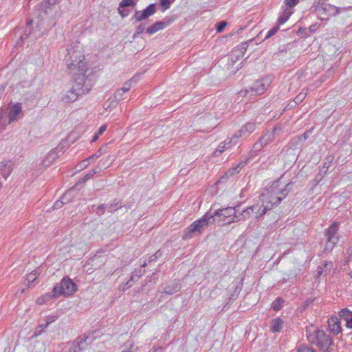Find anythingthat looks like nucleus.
Instances as JSON below:
<instances>
[{
  "mask_svg": "<svg viewBox=\"0 0 352 352\" xmlns=\"http://www.w3.org/2000/svg\"><path fill=\"white\" fill-rule=\"evenodd\" d=\"M237 208L239 206L218 209L212 214L207 212L201 219L194 221L184 230L183 239L188 240L201 234L210 223H214L217 221L222 225L238 222L235 221V218L237 217Z\"/></svg>",
  "mask_w": 352,
  "mask_h": 352,
  "instance_id": "1",
  "label": "nucleus"
},
{
  "mask_svg": "<svg viewBox=\"0 0 352 352\" xmlns=\"http://www.w3.org/2000/svg\"><path fill=\"white\" fill-rule=\"evenodd\" d=\"M66 52L64 60L67 68L74 76L83 75L86 77L87 75L94 74L93 70L87 67L81 43L72 41L67 46Z\"/></svg>",
  "mask_w": 352,
  "mask_h": 352,
  "instance_id": "2",
  "label": "nucleus"
},
{
  "mask_svg": "<svg viewBox=\"0 0 352 352\" xmlns=\"http://www.w3.org/2000/svg\"><path fill=\"white\" fill-rule=\"evenodd\" d=\"M294 182H289L283 185L280 180L274 181L269 186L263 189L260 200L263 204H267L272 208L279 204L292 190Z\"/></svg>",
  "mask_w": 352,
  "mask_h": 352,
  "instance_id": "3",
  "label": "nucleus"
},
{
  "mask_svg": "<svg viewBox=\"0 0 352 352\" xmlns=\"http://www.w3.org/2000/svg\"><path fill=\"white\" fill-rule=\"evenodd\" d=\"M96 81L95 74L75 76L72 87L65 92L61 93V100L65 103L76 101L80 96L87 94L91 89Z\"/></svg>",
  "mask_w": 352,
  "mask_h": 352,
  "instance_id": "4",
  "label": "nucleus"
},
{
  "mask_svg": "<svg viewBox=\"0 0 352 352\" xmlns=\"http://www.w3.org/2000/svg\"><path fill=\"white\" fill-rule=\"evenodd\" d=\"M307 340L316 344L320 349L329 352L332 344V339L330 335L323 330H320L314 325H310L306 328Z\"/></svg>",
  "mask_w": 352,
  "mask_h": 352,
  "instance_id": "5",
  "label": "nucleus"
},
{
  "mask_svg": "<svg viewBox=\"0 0 352 352\" xmlns=\"http://www.w3.org/2000/svg\"><path fill=\"white\" fill-rule=\"evenodd\" d=\"M313 12H314L320 19H323L322 15L327 14L330 16H336L341 13V11H348L352 8V7H344L340 8L335 6L331 4L318 3L315 7L313 8Z\"/></svg>",
  "mask_w": 352,
  "mask_h": 352,
  "instance_id": "6",
  "label": "nucleus"
},
{
  "mask_svg": "<svg viewBox=\"0 0 352 352\" xmlns=\"http://www.w3.org/2000/svg\"><path fill=\"white\" fill-rule=\"evenodd\" d=\"M340 223L333 221L331 226L324 230V236H326V243L324 245V251L331 252L335 245L339 241L338 230Z\"/></svg>",
  "mask_w": 352,
  "mask_h": 352,
  "instance_id": "7",
  "label": "nucleus"
},
{
  "mask_svg": "<svg viewBox=\"0 0 352 352\" xmlns=\"http://www.w3.org/2000/svg\"><path fill=\"white\" fill-rule=\"evenodd\" d=\"M76 291V285L69 278H63L60 284H56L52 293V296L56 298L60 295L70 296Z\"/></svg>",
  "mask_w": 352,
  "mask_h": 352,
  "instance_id": "8",
  "label": "nucleus"
},
{
  "mask_svg": "<svg viewBox=\"0 0 352 352\" xmlns=\"http://www.w3.org/2000/svg\"><path fill=\"white\" fill-rule=\"evenodd\" d=\"M272 80L269 78H263L261 80L256 81L253 86L250 88V91L251 92V95H261L263 94L268 88L271 83ZM249 90H241L239 92V94L241 96H245L248 94Z\"/></svg>",
  "mask_w": 352,
  "mask_h": 352,
  "instance_id": "9",
  "label": "nucleus"
},
{
  "mask_svg": "<svg viewBox=\"0 0 352 352\" xmlns=\"http://www.w3.org/2000/svg\"><path fill=\"white\" fill-rule=\"evenodd\" d=\"M155 12L156 6L155 3H151L143 10L136 11L132 16V19L135 20V22H140L153 15Z\"/></svg>",
  "mask_w": 352,
  "mask_h": 352,
  "instance_id": "10",
  "label": "nucleus"
},
{
  "mask_svg": "<svg viewBox=\"0 0 352 352\" xmlns=\"http://www.w3.org/2000/svg\"><path fill=\"white\" fill-rule=\"evenodd\" d=\"M255 129V122H247L233 135L234 139H236L237 141L239 138H247Z\"/></svg>",
  "mask_w": 352,
  "mask_h": 352,
  "instance_id": "11",
  "label": "nucleus"
},
{
  "mask_svg": "<svg viewBox=\"0 0 352 352\" xmlns=\"http://www.w3.org/2000/svg\"><path fill=\"white\" fill-rule=\"evenodd\" d=\"M23 116L22 104L16 103L12 106L8 112V120H6L7 124L18 121Z\"/></svg>",
  "mask_w": 352,
  "mask_h": 352,
  "instance_id": "12",
  "label": "nucleus"
},
{
  "mask_svg": "<svg viewBox=\"0 0 352 352\" xmlns=\"http://www.w3.org/2000/svg\"><path fill=\"white\" fill-rule=\"evenodd\" d=\"M32 19H29L27 21L24 33L20 37L21 44H22L23 41L29 37L31 38L32 40H35L41 36V33H37L36 32L32 30Z\"/></svg>",
  "mask_w": 352,
  "mask_h": 352,
  "instance_id": "13",
  "label": "nucleus"
},
{
  "mask_svg": "<svg viewBox=\"0 0 352 352\" xmlns=\"http://www.w3.org/2000/svg\"><path fill=\"white\" fill-rule=\"evenodd\" d=\"M236 144L237 141L236 139H234V136L232 135L231 138H227L219 145L217 148L214 151L213 155L214 157H219L224 151L232 148Z\"/></svg>",
  "mask_w": 352,
  "mask_h": 352,
  "instance_id": "14",
  "label": "nucleus"
},
{
  "mask_svg": "<svg viewBox=\"0 0 352 352\" xmlns=\"http://www.w3.org/2000/svg\"><path fill=\"white\" fill-rule=\"evenodd\" d=\"M60 148L56 147V148L50 151L45 157L42 162V164L45 167H49L54 161L58 157Z\"/></svg>",
  "mask_w": 352,
  "mask_h": 352,
  "instance_id": "15",
  "label": "nucleus"
},
{
  "mask_svg": "<svg viewBox=\"0 0 352 352\" xmlns=\"http://www.w3.org/2000/svg\"><path fill=\"white\" fill-rule=\"evenodd\" d=\"M172 21L168 19L166 21H157L146 29V33L152 35L159 30H163L171 23Z\"/></svg>",
  "mask_w": 352,
  "mask_h": 352,
  "instance_id": "16",
  "label": "nucleus"
},
{
  "mask_svg": "<svg viewBox=\"0 0 352 352\" xmlns=\"http://www.w3.org/2000/svg\"><path fill=\"white\" fill-rule=\"evenodd\" d=\"M138 0H122L119 4L118 12L122 18L127 16L129 14L128 10H125V8L134 7Z\"/></svg>",
  "mask_w": 352,
  "mask_h": 352,
  "instance_id": "17",
  "label": "nucleus"
},
{
  "mask_svg": "<svg viewBox=\"0 0 352 352\" xmlns=\"http://www.w3.org/2000/svg\"><path fill=\"white\" fill-rule=\"evenodd\" d=\"M250 208L251 211L253 212V214H255V217L256 219L261 217L263 214L266 213L267 210L272 209L269 205H267V204H263V202H262L261 205L257 204L256 205L250 206Z\"/></svg>",
  "mask_w": 352,
  "mask_h": 352,
  "instance_id": "18",
  "label": "nucleus"
},
{
  "mask_svg": "<svg viewBox=\"0 0 352 352\" xmlns=\"http://www.w3.org/2000/svg\"><path fill=\"white\" fill-rule=\"evenodd\" d=\"M328 327L329 331L337 335L342 331L341 324L337 317H331L328 319Z\"/></svg>",
  "mask_w": 352,
  "mask_h": 352,
  "instance_id": "19",
  "label": "nucleus"
},
{
  "mask_svg": "<svg viewBox=\"0 0 352 352\" xmlns=\"http://www.w3.org/2000/svg\"><path fill=\"white\" fill-rule=\"evenodd\" d=\"M181 284L179 280H175L166 285L163 289V293L172 295L181 289Z\"/></svg>",
  "mask_w": 352,
  "mask_h": 352,
  "instance_id": "20",
  "label": "nucleus"
},
{
  "mask_svg": "<svg viewBox=\"0 0 352 352\" xmlns=\"http://www.w3.org/2000/svg\"><path fill=\"white\" fill-rule=\"evenodd\" d=\"M340 316L346 322V326L348 328L352 329V312L344 309L340 311Z\"/></svg>",
  "mask_w": 352,
  "mask_h": 352,
  "instance_id": "21",
  "label": "nucleus"
},
{
  "mask_svg": "<svg viewBox=\"0 0 352 352\" xmlns=\"http://www.w3.org/2000/svg\"><path fill=\"white\" fill-rule=\"evenodd\" d=\"M12 171V164L11 162H1L0 164V173L6 179Z\"/></svg>",
  "mask_w": 352,
  "mask_h": 352,
  "instance_id": "22",
  "label": "nucleus"
},
{
  "mask_svg": "<svg viewBox=\"0 0 352 352\" xmlns=\"http://www.w3.org/2000/svg\"><path fill=\"white\" fill-rule=\"evenodd\" d=\"M276 129H277V128L275 126L272 131L266 132L259 139V140L263 143V144L266 146L274 140V133H275V131H276Z\"/></svg>",
  "mask_w": 352,
  "mask_h": 352,
  "instance_id": "23",
  "label": "nucleus"
},
{
  "mask_svg": "<svg viewBox=\"0 0 352 352\" xmlns=\"http://www.w3.org/2000/svg\"><path fill=\"white\" fill-rule=\"evenodd\" d=\"M284 322L280 318L272 320L270 329L273 333L280 332L283 327Z\"/></svg>",
  "mask_w": 352,
  "mask_h": 352,
  "instance_id": "24",
  "label": "nucleus"
},
{
  "mask_svg": "<svg viewBox=\"0 0 352 352\" xmlns=\"http://www.w3.org/2000/svg\"><path fill=\"white\" fill-rule=\"evenodd\" d=\"M72 191H67L62 197L61 199L56 201L54 204V209L60 208L63 204L70 201V195Z\"/></svg>",
  "mask_w": 352,
  "mask_h": 352,
  "instance_id": "25",
  "label": "nucleus"
},
{
  "mask_svg": "<svg viewBox=\"0 0 352 352\" xmlns=\"http://www.w3.org/2000/svg\"><path fill=\"white\" fill-rule=\"evenodd\" d=\"M77 343V346L80 348L81 351L84 350L89 343L91 342L89 340V337L83 336V337H78L75 341Z\"/></svg>",
  "mask_w": 352,
  "mask_h": 352,
  "instance_id": "26",
  "label": "nucleus"
},
{
  "mask_svg": "<svg viewBox=\"0 0 352 352\" xmlns=\"http://www.w3.org/2000/svg\"><path fill=\"white\" fill-rule=\"evenodd\" d=\"M330 266V267H332L333 266V263L332 262H327V261H324L322 265L319 266L318 267V270H317V276H322L324 273V274L326 275L327 274H328L329 272H330V268L329 269L328 268V266Z\"/></svg>",
  "mask_w": 352,
  "mask_h": 352,
  "instance_id": "27",
  "label": "nucleus"
},
{
  "mask_svg": "<svg viewBox=\"0 0 352 352\" xmlns=\"http://www.w3.org/2000/svg\"><path fill=\"white\" fill-rule=\"evenodd\" d=\"M330 266V267H332L333 266V263L332 262H327V261H324L322 265L319 266L318 267V270H317V276H322L324 273V274L326 275L327 274H328L329 272H330V268L329 269L328 268V266Z\"/></svg>",
  "mask_w": 352,
  "mask_h": 352,
  "instance_id": "28",
  "label": "nucleus"
},
{
  "mask_svg": "<svg viewBox=\"0 0 352 352\" xmlns=\"http://www.w3.org/2000/svg\"><path fill=\"white\" fill-rule=\"evenodd\" d=\"M252 214H253V212L251 211V208L248 207L246 209H244L242 212L237 214V217L235 218V221H238V222L245 221L249 219Z\"/></svg>",
  "mask_w": 352,
  "mask_h": 352,
  "instance_id": "29",
  "label": "nucleus"
},
{
  "mask_svg": "<svg viewBox=\"0 0 352 352\" xmlns=\"http://www.w3.org/2000/svg\"><path fill=\"white\" fill-rule=\"evenodd\" d=\"M292 12L289 8H285L278 19V25L285 23L292 15Z\"/></svg>",
  "mask_w": 352,
  "mask_h": 352,
  "instance_id": "30",
  "label": "nucleus"
},
{
  "mask_svg": "<svg viewBox=\"0 0 352 352\" xmlns=\"http://www.w3.org/2000/svg\"><path fill=\"white\" fill-rule=\"evenodd\" d=\"M265 146L264 144L260 141L258 140L253 145L252 149L250 151L251 156H254L258 154V153L263 149Z\"/></svg>",
  "mask_w": 352,
  "mask_h": 352,
  "instance_id": "31",
  "label": "nucleus"
},
{
  "mask_svg": "<svg viewBox=\"0 0 352 352\" xmlns=\"http://www.w3.org/2000/svg\"><path fill=\"white\" fill-rule=\"evenodd\" d=\"M58 2V0H43L42 2V8L44 9L45 14H47V9L50 6H54Z\"/></svg>",
  "mask_w": 352,
  "mask_h": 352,
  "instance_id": "32",
  "label": "nucleus"
},
{
  "mask_svg": "<svg viewBox=\"0 0 352 352\" xmlns=\"http://www.w3.org/2000/svg\"><path fill=\"white\" fill-rule=\"evenodd\" d=\"M245 164H246V162H240L239 164H238L236 165V167H234V168H232V169L229 170L228 171L227 174H228V175H234V174L238 173L240 171V170H241L243 167H244V166H245Z\"/></svg>",
  "mask_w": 352,
  "mask_h": 352,
  "instance_id": "33",
  "label": "nucleus"
},
{
  "mask_svg": "<svg viewBox=\"0 0 352 352\" xmlns=\"http://www.w3.org/2000/svg\"><path fill=\"white\" fill-rule=\"evenodd\" d=\"M120 204L119 201L115 199L111 204H107V210L109 212L116 211L121 206H118Z\"/></svg>",
  "mask_w": 352,
  "mask_h": 352,
  "instance_id": "34",
  "label": "nucleus"
},
{
  "mask_svg": "<svg viewBox=\"0 0 352 352\" xmlns=\"http://www.w3.org/2000/svg\"><path fill=\"white\" fill-rule=\"evenodd\" d=\"M283 302V299L278 298L273 302L272 308L276 311H279L282 308Z\"/></svg>",
  "mask_w": 352,
  "mask_h": 352,
  "instance_id": "35",
  "label": "nucleus"
},
{
  "mask_svg": "<svg viewBox=\"0 0 352 352\" xmlns=\"http://www.w3.org/2000/svg\"><path fill=\"white\" fill-rule=\"evenodd\" d=\"M109 166V164L107 163V161H103V160H100L97 166L92 169L93 170H95L96 171V174L97 173H99L100 171H102V170L103 168H106Z\"/></svg>",
  "mask_w": 352,
  "mask_h": 352,
  "instance_id": "36",
  "label": "nucleus"
},
{
  "mask_svg": "<svg viewBox=\"0 0 352 352\" xmlns=\"http://www.w3.org/2000/svg\"><path fill=\"white\" fill-rule=\"evenodd\" d=\"M144 273V271L142 270V269L140 270H135L131 276V280L133 281H138L140 277L142 276Z\"/></svg>",
  "mask_w": 352,
  "mask_h": 352,
  "instance_id": "37",
  "label": "nucleus"
},
{
  "mask_svg": "<svg viewBox=\"0 0 352 352\" xmlns=\"http://www.w3.org/2000/svg\"><path fill=\"white\" fill-rule=\"evenodd\" d=\"M126 92L121 89H118L113 94L114 98L116 100H121L125 98L124 94Z\"/></svg>",
  "mask_w": 352,
  "mask_h": 352,
  "instance_id": "38",
  "label": "nucleus"
},
{
  "mask_svg": "<svg viewBox=\"0 0 352 352\" xmlns=\"http://www.w3.org/2000/svg\"><path fill=\"white\" fill-rule=\"evenodd\" d=\"M297 352H316L312 347H310L306 344H301Z\"/></svg>",
  "mask_w": 352,
  "mask_h": 352,
  "instance_id": "39",
  "label": "nucleus"
},
{
  "mask_svg": "<svg viewBox=\"0 0 352 352\" xmlns=\"http://www.w3.org/2000/svg\"><path fill=\"white\" fill-rule=\"evenodd\" d=\"M239 50H241L240 54L236 56V59H239V57H243L244 56L245 52L248 48L247 43H242L239 46Z\"/></svg>",
  "mask_w": 352,
  "mask_h": 352,
  "instance_id": "40",
  "label": "nucleus"
},
{
  "mask_svg": "<svg viewBox=\"0 0 352 352\" xmlns=\"http://www.w3.org/2000/svg\"><path fill=\"white\" fill-rule=\"evenodd\" d=\"M227 25V22L225 21H220L216 25V30L217 32H221Z\"/></svg>",
  "mask_w": 352,
  "mask_h": 352,
  "instance_id": "41",
  "label": "nucleus"
},
{
  "mask_svg": "<svg viewBox=\"0 0 352 352\" xmlns=\"http://www.w3.org/2000/svg\"><path fill=\"white\" fill-rule=\"evenodd\" d=\"M278 29H279V25H276V26L272 28V29H270L267 32V34H266V36L265 37V39L269 38L271 36H274L277 32Z\"/></svg>",
  "mask_w": 352,
  "mask_h": 352,
  "instance_id": "42",
  "label": "nucleus"
},
{
  "mask_svg": "<svg viewBox=\"0 0 352 352\" xmlns=\"http://www.w3.org/2000/svg\"><path fill=\"white\" fill-rule=\"evenodd\" d=\"M160 4L162 7L163 11L168 9L171 5L170 0H160Z\"/></svg>",
  "mask_w": 352,
  "mask_h": 352,
  "instance_id": "43",
  "label": "nucleus"
},
{
  "mask_svg": "<svg viewBox=\"0 0 352 352\" xmlns=\"http://www.w3.org/2000/svg\"><path fill=\"white\" fill-rule=\"evenodd\" d=\"M101 155H102V151H101V149H99L94 155H90L87 158L89 160V162H93V161L98 159Z\"/></svg>",
  "mask_w": 352,
  "mask_h": 352,
  "instance_id": "44",
  "label": "nucleus"
},
{
  "mask_svg": "<svg viewBox=\"0 0 352 352\" xmlns=\"http://www.w3.org/2000/svg\"><path fill=\"white\" fill-rule=\"evenodd\" d=\"M306 97V93L301 92L298 96H296L294 98V102L296 104H299L302 102V100Z\"/></svg>",
  "mask_w": 352,
  "mask_h": 352,
  "instance_id": "45",
  "label": "nucleus"
},
{
  "mask_svg": "<svg viewBox=\"0 0 352 352\" xmlns=\"http://www.w3.org/2000/svg\"><path fill=\"white\" fill-rule=\"evenodd\" d=\"M106 210H107V204H100V206H98L97 207L96 213L99 216H101L104 213Z\"/></svg>",
  "mask_w": 352,
  "mask_h": 352,
  "instance_id": "46",
  "label": "nucleus"
},
{
  "mask_svg": "<svg viewBox=\"0 0 352 352\" xmlns=\"http://www.w3.org/2000/svg\"><path fill=\"white\" fill-rule=\"evenodd\" d=\"M298 3V0H285V3L287 6L286 8L291 10L292 8L295 6Z\"/></svg>",
  "mask_w": 352,
  "mask_h": 352,
  "instance_id": "47",
  "label": "nucleus"
},
{
  "mask_svg": "<svg viewBox=\"0 0 352 352\" xmlns=\"http://www.w3.org/2000/svg\"><path fill=\"white\" fill-rule=\"evenodd\" d=\"M6 125V120H3V112L2 111L0 113V131L4 130Z\"/></svg>",
  "mask_w": 352,
  "mask_h": 352,
  "instance_id": "48",
  "label": "nucleus"
},
{
  "mask_svg": "<svg viewBox=\"0 0 352 352\" xmlns=\"http://www.w3.org/2000/svg\"><path fill=\"white\" fill-rule=\"evenodd\" d=\"M89 162H90L88 160V158H86V159L83 160L82 161H81L77 165V167H78L80 169L85 168H86L89 165Z\"/></svg>",
  "mask_w": 352,
  "mask_h": 352,
  "instance_id": "49",
  "label": "nucleus"
},
{
  "mask_svg": "<svg viewBox=\"0 0 352 352\" xmlns=\"http://www.w3.org/2000/svg\"><path fill=\"white\" fill-rule=\"evenodd\" d=\"M131 84H132V79H131L130 80L126 82L123 86V87L121 88L122 90L124 91L126 93L129 91V90L131 89Z\"/></svg>",
  "mask_w": 352,
  "mask_h": 352,
  "instance_id": "50",
  "label": "nucleus"
},
{
  "mask_svg": "<svg viewBox=\"0 0 352 352\" xmlns=\"http://www.w3.org/2000/svg\"><path fill=\"white\" fill-rule=\"evenodd\" d=\"M57 318H58V317L56 316H49L47 318V321H46V324H45V327H47L50 324L54 322Z\"/></svg>",
  "mask_w": 352,
  "mask_h": 352,
  "instance_id": "51",
  "label": "nucleus"
},
{
  "mask_svg": "<svg viewBox=\"0 0 352 352\" xmlns=\"http://www.w3.org/2000/svg\"><path fill=\"white\" fill-rule=\"evenodd\" d=\"M135 30H137V34H142L145 30V24L140 23L138 26L136 27Z\"/></svg>",
  "mask_w": 352,
  "mask_h": 352,
  "instance_id": "52",
  "label": "nucleus"
},
{
  "mask_svg": "<svg viewBox=\"0 0 352 352\" xmlns=\"http://www.w3.org/2000/svg\"><path fill=\"white\" fill-rule=\"evenodd\" d=\"M81 350L77 346V343L74 341L72 344V347L69 349V352H80Z\"/></svg>",
  "mask_w": 352,
  "mask_h": 352,
  "instance_id": "53",
  "label": "nucleus"
},
{
  "mask_svg": "<svg viewBox=\"0 0 352 352\" xmlns=\"http://www.w3.org/2000/svg\"><path fill=\"white\" fill-rule=\"evenodd\" d=\"M136 281L131 280V278L126 283L124 286L122 287V290H125L131 287L135 283Z\"/></svg>",
  "mask_w": 352,
  "mask_h": 352,
  "instance_id": "54",
  "label": "nucleus"
},
{
  "mask_svg": "<svg viewBox=\"0 0 352 352\" xmlns=\"http://www.w3.org/2000/svg\"><path fill=\"white\" fill-rule=\"evenodd\" d=\"M96 174V171L91 170L89 173L85 175L83 180L87 181Z\"/></svg>",
  "mask_w": 352,
  "mask_h": 352,
  "instance_id": "55",
  "label": "nucleus"
},
{
  "mask_svg": "<svg viewBox=\"0 0 352 352\" xmlns=\"http://www.w3.org/2000/svg\"><path fill=\"white\" fill-rule=\"evenodd\" d=\"M106 130H107V126L106 125H102L99 128L97 133L99 134V135H102Z\"/></svg>",
  "mask_w": 352,
  "mask_h": 352,
  "instance_id": "56",
  "label": "nucleus"
},
{
  "mask_svg": "<svg viewBox=\"0 0 352 352\" xmlns=\"http://www.w3.org/2000/svg\"><path fill=\"white\" fill-rule=\"evenodd\" d=\"M34 276H35V274H32H32H29V275H28V281H32V282H33V281L35 280V278H36L34 277Z\"/></svg>",
  "mask_w": 352,
  "mask_h": 352,
  "instance_id": "57",
  "label": "nucleus"
},
{
  "mask_svg": "<svg viewBox=\"0 0 352 352\" xmlns=\"http://www.w3.org/2000/svg\"><path fill=\"white\" fill-rule=\"evenodd\" d=\"M162 253L160 250L157 251L154 254H153V257H155V258H157L158 257L161 256Z\"/></svg>",
  "mask_w": 352,
  "mask_h": 352,
  "instance_id": "58",
  "label": "nucleus"
},
{
  "mask_svg": "<svg viewBox=\"0 0 352 352\" xmlns=\"http://www.w3.org/2000/svg\"><path fill=\"white\" fill-rule=\"evenodd\" d=\"M317 28L316 24L312 25L309 27V30L311 32H314Z\"/></svg>",
  "mask_w": 352,
  "mask_h": 352,
  "instance_id": "59",
  "label": "nucleus"
},
{
  "mask_svg": "<svg viewBox=\"0 0 352 352\" xmlns=\"http://www.w3.org/2000/svg\"><path fill=\"white\" fill-rule=\"evenodd\" d=\"M99 135H99V134H98L97 133H95V135L93 136V138H92V140H91V141H92V142H96V141L98 140V136H99Z\"/></svg>",
  "mask_w": 352,
  "mask_h": 352,
  "instance_id": "60",
  "label": "nucleus"
},
{
  "mask_svg": "<svg viewBox=\"0 0 352 352\" xmlns=\"http://www.w3.org/2000/svg\"><path fill=\"white\" fill-rule=\"evenodd\" d=\"M157 258H155V257H153V255L150 256L148 260V263H151V262H153L156 261Z\"/></svg>",
  "mask_w": 352,
  "mask_h": 352,
  "instance_id": "61",
  "label": "nucleus"
},
{
  "mask_svg": "<svg viewBox=\"0 0 352 352\" xmlns=\"http://www.w3.org/2000/svg\"><path fill=\"white\" fill-rule=\"evenodd\" d=\"M140 34H137V30H135V32L133 34V37L135 38L137 37L138 35H140Z\"/></svg>",
  "mask_w": 352,
  "mask_h": 352,
  "instance_id": "62",
  "label": "nucleus"
},
{
  "mask_svg": "<svg viewBox=\"0 0 352 352\" xmlns=\"http://www.w3.org/2000/svg\"><path fill=\"white\" fill-rule=\"evenodd\" d=\"M146 265V261H144V263L141 265V267H145Z\"/></svg>",
  "mask_w": 352,
  "mask_h": 352,
  "instance_id": "63",
  "label": "nucleus"
},
{
  "mask_svg": "<svg viewBox=\"0 0 352 352\" xmlns=\"http://www.w3.org/2000/svg\"><path fill=\"white\" fill-rule=\"evenodd\" d=\"M122 352H131V350H126V351H123Z\"/></svg>",
  "mask_w": 352,
  "mask_h": 352,
  "instance_id": "64",
  "label": "nucleus"
}]
</instances>
